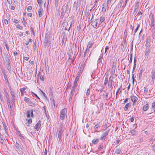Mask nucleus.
Listing matches in <instances>:
<instances>
[{
  "mask_svg": "<svg viewBox=\"0 0 155 155\" xmlns=\"http://www.w3.org/2000/svg\"><path fill=\"white\" fill-rule=\"evenodd\" d=\"M5 60L6 61V64H11V62L10 60L8 57V55L7 54L5 57Z\"/></svg>",
  "mask_w": 155,
  "mask_h": 155,
  "instance_id": "obj_22",
  "label": "nucleus"
},
{
  "mask_svg": "<svg viewBox=\"0 0 155 155\" xmlns=\"http://www.w3.org/2000/svg\"><path fill=\"white\" fill-rule=\"evenodd\" d=\"M38 3L40 5H42L43 4V2L42 0H37Z\"/></svg>",
  "mask_w": 155,
  "mask_h": 155,
  "instance_id": "obj_63",
  "label": "nucleus"
},
{
  "mask_svg": "<svg viewBox=\"0 0 155 155\" xmlns=\"http://www.w3.org/2000/svg\"><path fill=\"white\" fill-rule=\"evenodd\" d=\"M47 30H47L46 31H47V32L46 33V34L45 38V41L44 42L45 46H47L48 45V39L49 38V35L50 34V33L49 32H48Z\"/></svg>",
  "mask_w": 155,
  "mask_h": 155,
  "instance_id": "obj_3",
  "label": "nucleus"
},
{
  "mask_svg": "<svg viewBox=\"0 0 155 155\" xmlns=\"http://www.w3.org/2000/svg\"><path fill=\"white\" fill-rule=\"evenodd\" d=\"M0 138L1 140L2 141L1 142V143L2 144H3V143L4 142V140L3 139V136L1 134V133H0Z\"/></svg>",
  "mask_w": 155,
  "mask_h": 155,
  "instance_id": "obj_43",
  "label": "nucleus"
},
{
  "mask_svg": "<svg viewBox=\"0 0 155 155\" xmlns=\"http://www.w3.org/2000/svg\"><path fill=\"white\" fill-rule=\"evenodd\" d=\"M99 141V140L98 139H94L92 141V143L93 144H96L98 143Z\"/></svg>",
  "mask_w": 155,
  "mask_h": 155,
  "instance_id": "obj_30",
  "label": "nucleus"
},
{
  "mask_svg": "<svg viewBox=\"0 0 155 155\" xmlns=\"http://www.w3.org/2000/svg\"><path fill=\"white\" fill-rule=\"evenodd\" d=\"M129 133L131 134L132 135H136L137 134L136 131L134 129L130 130Z\"/></svg>",
  "mask_w": 155,
  "mask_h": 155,
  "instance_id": "obj_24",
  "label": "nucleus"
},
{
  "mask_svg": "<svg viewBox=\"0 0 155 155\" xmlns=\"http://www.w3.org/2000/svg\"><path fill=\"white\" fill-rule=\"evenodd\" d=\"M45 75L44 73H42L41 71H40L39 72L38 76L39 78L40 79L41 81H44L45 79Z\"/></svg>",
  "mask_w": 155,
  "mask_h": 155,
  "instance_id": "obj_8",
  "label": "nucleus"
},
{
  "mask_svg": "<svg viewBox=\"0 0 155 155\" xmlns=\"http://www.w3.org/2000/svg\"><path fill=\"white\" fill-rule=\"evenodd\" d=\"M74 24V19H72L71 21V24L70 27L68 28V29H70V28H71V27Z\"/></svg>",
  "mask_w": 155,
  "mask_h": 155,
  "instance_id": "obj_52",
  "label": "nucleus"
},
{
  "mask_svg": "<svg viewBox=\"0 0 155 155\" xmlns=\"http://www.w3.org/2000/svg\"><path fill=\"white\" fill-rule=\"evenodd\" d=\"M101 126L102 124L100 122L97 123L94 127V131L97 132L100 131L102 130Z\"/></svg>",
  "mask_w": 155,
  "mask_h": 155,
  "instance_id": "obj_1",
  "label": "nucleus"
},
{
  "mask_svg": "<svg viewBox=\"0 0 155 155\" xmlns=\"http://www.w3.org/2000/svg\"><path fill=\"white\" fill-rule=\"evenodd\" d=\"M103 58V56H100L98 61H97V64H100L101 62L102 61V59Z\"/></svg>",
  "mask_w": 155,
  "mask_h": 155,
  "instance_id": "obj_40",
  "label": "nucleus"
},
{
  "mask_svg": "<svg viewBox=\"0 0 155 155\" xmlns=\"http://www.w3.org/2000/svg\"><path fill=\"white\" fill-rule=\"evenodd\" d=\"M43 11V8L41 7L40 8L38 12V14L39 17H40L42 16Z\"/></svg>",
  "mask_w": 155,
  "mask_h": 155,
  "instance_id": "obj_23",
  "label": "nucleus"
},
{
  "mask_svg": "<svg viewBox=\"0 0 155 155\" xmlns=\"http://www.w3.org/2000/svg\"><path fill=\"white\" fill-rule=\"evenodd\" d=\"M108 4L107 3H104L103 5L102 9V12H103L104 14L106 12V9L107 8Z\"/></svg>",
  "mask_w": 155,
  "mask_h": 155,
  "instance_id": "obj_14",
  "label": "nucleus"
},
{
  "mask_svg": "<svg viewBox=\"0 0 155 155\" xmlns=\"http://www.w3.org/2000/svg\"><path fill=\"white\" fill-rule=\"evenodd\" d=\"M64 9V8H62L61 9V17H62V18H63L64 16V15L65 14Z\"/></svg>",
  "mask_w": 155,
  "mask_h": 155,
  "instance_id": "obj_34",
  "label": "nucleus"
},
{
  "mask_svg": "<svg viewBox=\"0 0 155 155\" xmlns=\"http://www.w3.org/2000/svg\"><path fill=\"white\" fill-rule=\"evenodd\" d=\"M149 108L148 104H146L143 107V111H146Z\"/></svg>",
  "mask_w": 155,
  "mask_h": 155,
  "instance_id": "obj_28",
  "label": "nucleus"
},
{
  "mask_svg": "<svg viewBox=\"0 0 155 155\" xmlns=\"http://www.w3.org/2000/svg\"><path fill=\"white\" fill-rule=\"evenodd\" d=\"M145 51V58H146L147 57V58H148V55L150 52V49L149 48L146 47Z\"/></svg>",
  "mask_w": 155,
  "mask_h": 155,
  "instance_id": "obj_17",
  "label": "nucleus"
},
{
  "mask_svg": "<svg viewBox=\"0 0 155 155\" xmlns=\"http://www.w3.org/2000/svg\"><path fill=\"white\" fill-rule=\"evenodd\" d=\"M53 94H51V97L50 98V100L52 101L51 102V104H53L54 105V106L55 107V101L54 100V98L53 97Z\"/></svg>",
  "mask_w": 155,
  "mask_h": 155,
  "instance_id": "obj_25",
  "label": "nucleus"
},
{
  "mask_svg": "<svg viewBox=\"0 0 155 155\" xmlns=\"http://www.w3.org/2000/svg\"><path fill=\"white\" fill-rule=\"evenodd\" d=\"M30 110V115L32 117H33L34 116V114H33V109H31Z\"/></svg>",
  "mask_w": 155,
  "mask_h": 155,
  "instance_id": "obj_60",
  "label": "nucleus"
},
{
  "mask_svg": "<svg viewBox=\"0 0 155 155\" xmlns=\"http://www.w3.org/2000/svg\"><path fill=\"white\" fill-rule=\"evenodd\" d=\"M32 122V120L31 119H29L28 120V121L27 123L28 124H30Z\"/></svg>",
  "mask_w": 155,
  "mask_h": 155,
  "instance_id": "obj_64",
  "label": "nucleus"
},
{
  "mask_svg": "<svg viewBox=\"0 0 155 155\" xmlns=\"http://www.w3.org/2000/svg\"><path fill=\"white\" fill-rule=\"evenodd\" d=\"M2 124H3V127L4 128V129L5 130V132L7 134V131L6 130L7 129V126H6L5 124V123L4 122H2Z\"/></svg>",
  "mask_w": 155,
  "mask_h": 155,
  "instance_id": "obj_39",
  "label": "nucleus"
},
{
  "mask_svg": "<svg viewBox=\"0 0 155 155\" xmlns=\"http://www.w3.org/2000/svg\"><path fill=\"white\" fill-rule=\"evenodd\" d=\"M143 71H144L143 70V69L141 68V69L140 70V72L138 74H139L138 76H139V79H141V77L142 76V74L143 73Z\"/></svg>",
  "mask_w": 155,
  "mask_h": 155,
  "instance_id": "obj_33",
  "label": "nucleus"
},
{
  "mask_svg": "<svg viewBox=\"0 0 155 155\" xmlns=\"http://www.w3.org/2000/svg\"><path fill=\"white\" fill-rule=\"evenodd\" d=\"M103 146L102 144L100 145L98 147V149L102 151V149H103Z\"/></svg>",
  "mask_w": 155,
  "mask_h": 155,
  "instance_id": "obj_59",
  "label": "nucleus"
},
{
  "mask_svg": "<svg viewBox=\"0 0 155 155\" xmlns=\"http://www.w3.org/2000/svg\"><path fill=\"white\" fill-rule=\"evenodd\" d=\"M122 45L124 47L126 46L127 45L126 38H123V41L122 42Z\"/></svg>",
  "mask_w": 155,
  "mask_h": 155,
  "instance_id": "obj_31",
  "label": "nucleus"
},
{
  "mask_svg": "<svg viewBox=\"0 0 155 155\" xmlns=\"http://www.w3.org/2000/svg\"><path fill=\"white\" fill-rule=\"evenodd\" d=\"M67 110L65 108L62 109L60 112V118L61 120L64 119L66 115Z\"/></svg>",
  "mask_w": 155,
  "mask_h": 155,
  "instance_id": "obj_2",
  "label": "nucleus"
},
{
  "mask_svg": "<svg viewBox=\"0 0 155 155\" xmlns=\"http://www.w3.org/2000/svg\"><path fill=\"white\" fill-rule=\"evenodd\" d=\"M150 18H151L150 26H151V28L153 29L155 28V27H154V18H153L152 14L150 15Z\"/></svg>",
  "mask_w": 155,
  "mask_h": 155,
  "instance_id": "obj_10",
  "label": "nucleus"
},
{
  "mask_svg": "<svg viewBox=\"0 0 155 155\" xmlns=\"http://www.w3.org/2000/svg\"><path fill=\"white\" fill-rule=\"evenodd\" d=\"M62 25H63L62 29H67L68 28V27H66V26L67 25L66 23H64L62 24Z\"/></svg>",
  "mask_w": 155,
  "mask_h": 155,
  "instance_id": "obj_47",
  "label": "nucleus"
},
{
  "mask_svg": "<svg viewBox=\"0 0 155 155\" xmlns=\"http://www.w3.org/2000/svg\"><path fill=\"white\" fill-rule=\"evenodd\" d=\"M100 21L101 23H102L104 22L105 20V16L104 14L103 15L100 17Z\"/></svg>",
  "mask_w": 155,
  "mask_h": 155,
  "instance_id": "obj_26",
  "label": "nucleus"
},
{
  "mask_svg": "<svg viewBox=\"0 0 155 155\" xmlns=\"http://www.w3.org/2000/svg\"><path fill=\"white\" fill-rule=\"evenodd\" d=\"M150 37H148L145 44L146 47L149 48L150 46Z\"/></svg>",
  "mask_w": 155,
  "mask_h": 155,
  "instance_id": "obj_16",
  "label": "nucleus"
},
{
  "mask_svg": "<svg viewBox=\"0 0 155 155\" xmlns=\"http://www.w3.org/2000/svg\"><path fill=\"white\" fill-rule=\"evenodd\" d=\"M27 117L29 118L30 117V110H28L27 111Z\"/></svg>",
  "mask_w": 155,
  "mask_h": 155,
  "instance_id": "obj_54",
  "label": "nucleus"
},
{
  "mask_svg": "<svg viewBox=\"0 0 155 155\" xmlns=\"http://www.w3.org/2000/svg\"><path fill=\"white\" fill-rule=\"evenodd\" d=\"M117 65V61L114 60V62L113 63L112 66V70L111 71V73L112 75H114L115 73V70L116 68Z\"/></svg>",
  "mask_w": 155,
  "mask_h": 155,
  "instance_id": "obj_4",
  "label": "nucleus"
},
{
  "mask_svg": "<svg viewBox=\"0 0 155 155\" xmlns=\"http://www.w3.org/2000/svg\"><path fill=\"white\" fill-rule=\"evenodd\" d=\"M98 20V19L94 21L92 23L91 25L94 27V28H95L97 27Z\"/></svg>",
  "mask_w": 155,
  "mask_h": 155,
  "instance_id": "obj_21",
  "label": "nucleus"
},
{
  "mask_svg": "<svg viewBox=\"0 0 155 155\" xmlns=\"http://www.w3.org/2000/svg\"><path fill=\"white\" fill-rule=\"evenodd\" d=\"M90 90L89 89H88L87 90V92L86 94V97L87 96H88V95H90Z\"/></svg>",
  "mask_w": 155,
  "mask_h": 155,
  "instance_id": "obj_49",
  "label": "nucleus"
},
{
  "mask_svg": "<svg viewBox=\"0 0 155 155\" xmlns=\"http://www.w3.org/2000/svg\"><path fill=\"white\" fill-rule=\"evenodd\" d=\"M59 0H54L55 6L57 8Z\"/></svg>",
  "mask_w": 155,
  "mask_h": 155,
  "instance_id": "obj_46",
  "label": "nucleus"
},
{
  "mask_svg": "<svg viewBox=\"0 0 155 155\" xmlns=\"http://www.w3.org/2000/svg\"><path fill=\"white\" fill-rule=\"evenodd\" d=\"M10 64H6V67L7 69V70L8 71L9 73L10 74H11L12 71H11V67Z\"/></svg>",
  "mask_w": 155,
  "mask_h": 155,
  "instance_id": "obj_27",
  "label": "nucleus"
},
{
  "mask_svg": "<svg viewBox=\"0 0 155 155\" xmlns=\"http://www.w3.org/2000/svg\"><path fill=\"white\" fill-rule=\"evenodd\" d=\"M90 12L91 10H87V9H86L85 12V15L86 16H88L90 13Z\"/></svg>",
  "mask_w": 155,
  "mask_h": 155,
  "instance_id": "obj_35",
  "label": "nucleus"
},
{
  "mask_svg": "<svg viewBox=\"0 0 155 155\" xmlns=\"http://www.w3.org/2000/svg\"><path fill=\"white\" fill-rule=\"evenodd\" d=\"M87 60L84 62V61L81 64V65L80 66V67H83V68H84V67H85L86 63L87 61Z\"/></svg>",
  "mask_w": 155,
  "mask_h": 155,
  "instance_id": "obj_48",
  "label": "nucleus"
},
{
  "mask_svg": "<svg viewBox=\"0 0 155 155\" xmlns=\"http://www.w3.org/2000/svg\"><path fill=\"white\" fill-rule=\"evenodd\" d=\"M9 88L10 91V93L11 94V95H15V92L11 90V88L10 87V88Z\"/></svg>",
  "mask_w": 155,
  "mask_h": 155,
  "instance_id": "obj_55",
  "label": "nucleus"
},
{
  "mask_svg": "<svg viewBox=\"0 0 155 155\" xmlns=\"http://www.w3.org/2000/svg\"><path fill=\"white\" fill-rule=\"evenodd\" d=\"M16 144L15 146L17 149L19 151L20 154H23L22 149L21 148V146L17 142H16Z\"/></svg>",
  "mask_w": 155,
  "mask_h": 155,
  "instance_id": "obj_7",
  "label": "nucleus"
},
{
  "mask_svg": "<svg viewBox=\"0 0 155 155\" xmlns=\"http://www.w3.org/2000/svg\"><path fill=\"white\" fill-rule=\"evenodd\" d=\"M62 8H64V9L65 13H67V14L70 12V11L69 10V6L68 5H67L65 6H63Z\"/></svg>",
  "mask_w": 155,
  "mask_h": 155,
  "instance_id": "obj_15",
  "label": "nucleus"
},
{
  "mask_svg": "<svg viewBox=\"0 0 155 155\" xmlns=\"http://www.w3.org/2000/svg\"><path fill=\"white\" fill-rule=\"evenodd\" d=\"M67 40V35H63V37H62V46L64 45V47L65 46V44L66 43Z\"/></svg>",
  "mask_w": 155,
  "mask_h": 155,
  "instance_id": "obj_13",
  "label": "nucleus"
},
{
  "mask_svg": "<svg viewBox=\"0 0 155 155\" xmlns=\"http://www.w3.org/2000/svg\"><path fill=\"white\" fill-rule=\"evenodd\" d=\"M4 91H5V93L6 94V95H5V97H6V98L7 100V103H9V104H10V99L9 98V95L6 90V89H5L4 90Z\"/></svg>",
  "mask_w": 155,
  "mask_h": 155,
  "instance_id": "obj_19",
  "label": "nucleus"
},
{
  "mask_svg": "<svg viewBox=\"0 0 155 155\" xmlns=\"http://www.w3.org/2000/svg\"><path fill=\"white\" fill-rule=\"evenodd\" d=\"M26 88L25 87H23L21 88H20V91L21 92V96H23L24 95V92Z\"/></svg>",
  "mask_w": 155,
  "mask_h": 155,
  "instance_id": "obj_32",
  "label": "nucleus"
},
{
  "mask_svg": "<svg viewBox=\"0 0 155 155\" xmlns=\"http://www.w3.org/2000/svg\"><path fill=\"white\" fill-rule=\"evenodd\" d=\"M128 35V31L127 30H125L124 32V35L123 38H127V36Z\"/></svg>",
  "mask_w": 155,
  "mask_h": 155,
  "instance_id": "obj_42",
  "label": "nucleus"
},
{
  "mask_svg": "<svg viewBox=\"0 0 155 155\" xmlns=\"http://www.w3.org/2000/svg\"><path fill=\"white\" fill-rule=\"evenodd\" d=\"M109 130H107L102 134V136L101 137V140H103V139H105L106 138V137L108 135Z\"/></svg>",
  "mask_w": 155,
  "mask_h": 155,
  "instance_id": "obj_9",
  "label": "nucleus"
},
{
  "mask_svg": "<svg viewBox=\"0 0 155 155\" xmlns=\"http://www.w3.org/2000/svg\"><path fill=\"white\" fill-rule=\"evenodd\" d=\"M93 45V44L92 43V42L91 41H90L88 42L87 45V48H89L91 47L92 45Z\"/></svg>",
  "mask_w": 155,
  "mask_h": 155,
  "instance_id": "obj_37",
  "label": "nucleus"
},
{
  "mask_svg": "<svg viewBox=\"0 0 155 155\" xmlns=\"http://www.w3.org/2000/svg\"><path fill=\"white\" fill-rule=\"evenodd\" d=\"M24 101L26 103H28L29 102L30 99L29 98L25 97L24 98Z\"/></svg>",
  "mask_w": 155,
  "mask_h": 155,
  "instance_id": "obj_45",
  "label": "nucleus"
},
{
  "mask_svg": "<svg viewBox=\"0 0 155 155\" xmlns=\"http://www.w3.org/2000/svg\"><path fill=\"white\" fill-rule=\"evenodd\" d=\"M13 21H14V23H15L16 24H18L19 23V21L16 19L14 18L13 19Z\"/></svg>",
  "mask_w": 155,
  "mask_h": 155,
  "instance_id": "obj_57",
  "label": "nucleus"
},
{
  "mask_svg": "<svg viewBox=\"0 0 155 155\" xmlns=\"http://www.w3.org/2000/svg\"><path fill=\"white\" fill-rule=\"evenodd\" d=\"M131 101L134 102H136L137 101L138 98L137 97L135 96H133L131 97Z\"/></svg>",
  "mask_w": 155,
  "mask_h": 155,
  "instance_id": "obj_29",
  "label": "nucleus"
},
{
  "mask_svg": "<svg viewBox=\"0 0 155 155\" xmlns=\"http://www.w3.org/2000/svg\"><path fill=\"white\" fill-rule=\"evenodd\" d=\"M81 4L79 1H77V2H75L74 4V7H76L77 11L78 12H79Z\"/></svg>",
  "mask_w": 155,
  "mask_h": 155,
  "instance_id": "obj_6",
  "label": "nucleus"
},
{
  "mask_svg": "<svg viewBox=\"0 0 155 155\" xmlns=\"http://www.w3.org/2000/svg\"><path fill=\"white\" fill-rule=\"evenodd\" d=\"M144 90L143 93L145 94H146L148 92V88L146 87H144Z\"/></svg>",
  "mask_w": 155,
  "mask_h": 155,
  "instance_id": "obj_51",
  "label": "nucleus"
},
{
  "mask_svg": "<svg viewBox=\"0 0 155 155\" xmlns=\"http://www.w3.org/2000/svg\"><path fill=\"white\" fill-rule=\"evenodd\" d=\"M32 9V7L31 6H29L27 7V10H31Z\"/></svg>",
  "mask_w": 155,
  "mask_h": 155,
  "instance_id": "obj_61",
  "label": "nucleus"
},
{
  "mask_svg": "<svg viewBox=\"0 0 155 155\" xmlns=\"http://www.w3.org/2000/svg\"><path fill=\"white\" fill-rule=\"evenodd\" d=\"M41 121L39 120L35 126L34 128L36 129L37 131H38L41 127Z\"/></svg>",
  "mask_w": 155,
  "mask_h": 155,
  "instance_id": "obj_11",
  "label": "nucleus"
},
{
  "mask_svg": "<svg viewBox=\"0 0 155 155\" xmlns=\"http://www.w3.org/2000/svg\"><path fill=\"white\" fill-rule=\"evenodd\" d=\"M121 87H122V85H121L120 87H119L117 90V92H116V99H117V94H118V93L119 92Z\"/></svg>",
  "mask_w": 155,
  "mask_h": 155,
  "instance_id": "obj_50",
  "label": "nucleus"
},
{
  "mask_svg": "<svg viewBox=\"0 0 155 155\" xmlns=\"http://www.w3.org/2000/svg\"><path fill=\"white\" fill-rule=\"evenodd\" d=\"M139 5V3L138 2H136L135 3V6L134 7V11H135L138 8Z\"/></svg>",
  "mask_w": 155,
  "mask_h": 155,
  "instance_id": "obj_41",
  "label": "nucleus"
},
{
  "mask_svg": "<svg viewBox=\"0 0 155 155\" xmlns=\"http://www.w3.org/2000/svg\"><path fill=\"white\" fill-rule=\"evenodd\" d=\"M152 81L153 82L155 79V70H152L151 72Z\"/></svg>",
  "mask_w": 155,
  "mask_h": 155,
  "instance_id": "obj_18",
  "label": "nucleus"
},
{
  "mask_svg": "<svg viewBox=\"0 0 155 155\" xmlns=\"http://www.w3.org/2000/svg\"><path fill=\"white\" fill-rule=\"evenodd\" d=\"M36 41H35V42L34 43V45H33V48L34 50V51H35L36 50Z\"/></svg>",
  "mask_w": 155,
  "mask_h": 155,
  "instance_id": "obj_58",
  "label": "nucleus"
},
{
  "mask_svg": "<svg viewBox=\"0 0 155 155\" xmlns=\"http://www.w3.org/2000/svg\"><path fill=\"white\" fill-rule=\"evenodd\" d=\"M22 22L23 24L25 26H26L25 24H26L27 23H26V20H25V18L24 17H23V18H22Z\"/></svg>",
  "mask_w": 155,
  "mask_h": 155,
  "instance_id": "obj_56",
  "label": "nucleus"
},
{
  "mask_svg": "<svg viewBox=\"0 0 155 155\" xmlns=\"http://www.w3.org/2000/svg\"><path fill=\"white\" fill-rule=\"evenodd\" d=\"M18 135L19 136V137H21V138H23V139H25V138H24V136H23L22 134L20 133V131H18Z\"/></svg>",
  "mask_w": 155,
  "mask_h": 155,
  "instance_id": "obj_53",
  "label": "nucleus"
},
{
  "mask_svg": "<svg viewBox=\"0 0 155 155\" xmlns=\"http://www.w3.org/2000/svg\"><path fill=\"white\" fill-rule=\"evenodd\" d=\"M152 107L153 109H154V111H155V102H153L152 104Z\"/></svg>",
  "mask_w": 155,
  "mask_h": 155,
  "instance_id": "obj_62",
  "label": "nucleus"
},
{
  "mask_svg": "<svg viewBox=\"0 0 155 155\" xmlns=\"http://www.w3.org/2000/svg\"><path fill=\"white\" fill-rule=\"evenodd\" d=\"M59 130L58 131V137L59 140H61V138L62 137V136L63 133L64 132V130L62 126L60 127H59Z\"/></svg>",
  "mask_w": 155,
  "mask_h": 155,
  "instance_id": "obj_5",
  "label": "nucleus"
},
{
  "mask_svg": "<svg viewBox=\"0 0 155 155\" xmlns=\"http://www.w3.org/2000/svg\"><path fill=\"white\" fill-rule=\"evenodd\" d=\"M108 81V76H106L105 77L104 81V85H106Z\"/></svg>",
  "mask_w": 155,
  "mask_h": 155,
  "instance_id": "obj_38",
  "label": "nucleus"
},
{
  "mask_svg": "<svg viewBox=\"0 0 155 155\" xmlns=\"http://www.w3.org/2000/svg\"><path fill=\"white\" fill-rule=\"evenodd\" d=\"M113 82V77L112 76H110L109 78V83L108 84V87L109 88H112V85Z\"/></svg>",
  "mask_w": 155,
  "mask_h": 155,
  "instance_id": "obj_12",
  "label": "nucleus"
},
{
  "mask_svg": "<svg viewBox=\"0 0 155 155\" xmlns=\"http://www.w3.org/2000/svg\"><path fill=\"white\" fill-rule=\"evenodd\" d=\"M131 107V104L130 103H127L126 104L124 108V110L125 111H127L128 108Z\"/></svg>",
  "mask_w": 155,
  "mask_h": 155,
  "instance_id": "obj_20",
  "label": "nucleus"
},
{
  "mask_svg": "<svg viewBox=\"0 0 155 155\" xmlns=\"http://www.w3.org/2000/svg\"><path fill=\"white\" fill-rule=\"evenodd\" d=\"M120 152L121 150L120 148H119L116 149L115 152L117 154H119L120 153Z\"/></svg>",
  "mask_w": 155,
  "mask_h": 155,
  "instance_id": "obj_44",
  "label": "nucleus"
},
{
  "mask_svg": "<svg viewBox=\"0 0 155 155\" xmlns=\"http://www.w3.org/2000/svg\"><path fill=\"white\" fill-rule=\"evenodd\" d=\"M80 67V70L78 72V75H79L81 74L82 72H83L84 69L83 67H79V68Z\"/></svg>",
  "mask_w": 155,
  "mask_h": 155,
  "instance_id": "obj_36",
  "label": "nucleus"
}]
</instances>
